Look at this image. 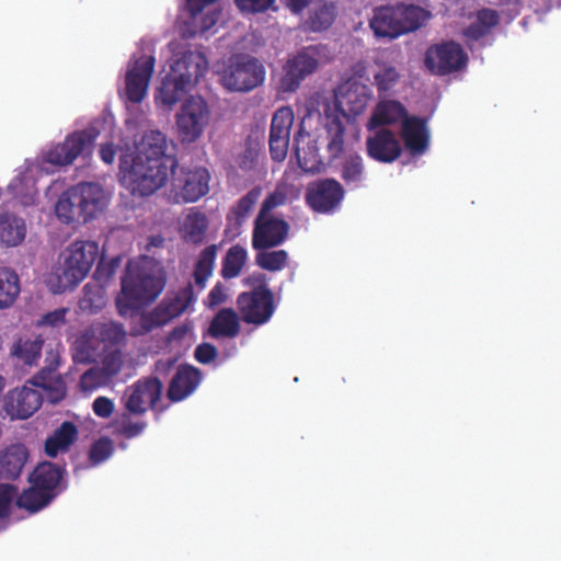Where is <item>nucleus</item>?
Here are the masks:
<instances>
[{
  "instance_id": "c03bdc74",
  "label": "nucleus",
  "mask_w": 561,
  "mask_h": 561,
  "mask_svg": "<svg viewBox=\"0 0 561 561\" xmlns=\"http://www.w3.org/2000/svg\"><path fill=\"white\" fill-rule=\"evenodd\" d=\"M43 343L41 337L19 340L12 348V354L24 365L35 366L41 357Z\"/></svg>"
},
{
  "instance_id": "f257e3e1",
  "label": "nucleus",
  "mask_w": 561,
  "mask_h": 561,
  "mask_svg": "<svg viewBox=\"0 0 561 561\" xmlns=\"http://www.w3.org/2000/svg\"><path fill=\"white\" fill-rule=\"evenodd\" d=\"M106 124V121H94L87 128L67 135L64 141L43 149L35 160H25L8 185V194L23 207L35 205L38 195L36 179L71 165L79 157L91 156L94 141Z\"/></svg>"
},
{
  "instance_id": "0e129e2a",
  "label": "nucleus",
  "mask_w": 561,
  "mask_h": 561,
  "mask_svg": "<svg viewBox=\"0 0 561 561\" xmlns=\"http://www.w3.org/2000/svg\"><path fill=\"white\" fill-rule=\"evenodd\" d=\"M115 410L113 400L107 397L100 396L92 403L93 413L101 419H108Z\"/></svg>"
},
{
  "instance_id": "1a4fd4ad",
  "label": "nucleus",
  "mask_w": 561,
  "mask_h": 561,
  "mask_svg": "<svg viewBox=\"0 0 561 561\" xmlns=\"http://www.w3.org/2000/svg\"><path fill=\"white\" fill-rule=\"evenodd\" d=\"M247 283L254 285V287L238 296V310L243 322L262 325L272 318L275 311L273 291L268 288L263 274L247 278Z\"/></svg>"
},
{
  "instance_id": "7ed1b4c3",
  "label": "nucleus",
  "mask_w": 561,
  "mask_h": 561,
  "mask_svg": "<svg viewBox=\"0 0 561 561\" xmlns=\"http://www.w3.org/2000/svg\"><path fill=\"white\" fill-rule=\"evenodd\" d=\"M206 58L194 51H184L171 64V71L162 79L156 99L165 106L178 103L207 71Z\"/></svg>"
},
{
  "instance_id": "5701e85b",
  "label": "nucleus",
  "mask_w": 561,
  "mask_h": 561,
  "mask_svg": "<svg viewBox=\"0 0 561 561\" xmlns=\"http://www.w3.org/2000/svg\"><path fill=\"white\" fill-rule=\"evenodd\" d=\"M178 160L175 157H159L142 160V196H148L161 188L175 173Z\"/></svg>"
},
{
  "instance_id": "7c9ffc66",
  "label": "nucleus",
  "mask_w": 561,
  "mask_h": 561,
  "mask_svg": "<svg viewBox=\"0 0 561 561\" xmlns=\"http://www.w3.org/2000/svg\"><path fill=\"white\" fill-rule=\"evenodd\" d=\"M408 117L407 108L399 101H380L376 105L374 113L367 123V127L371 130L373 128H382L387 125H393L399 122L402 124L403 119Z\"/></svg>"
},
{
  "instance_id": "bf43d9fd",
  "label": "nucleus",
  "mask_w": 561,
  "mask_h": 561,
  "mask_svg": "<svg viewBox=\"0 0 561 561\" xmlns=\"http://www.w3.org/2000/svg\"><path fill=\"white\" fill-rule=\"evenodd\" d=\"M113 453V444L108 438H101L93 444L90 450V461L99 465L108 459Z\"/></svg>"
},
{
  "instance_id": "4468645a",
  "label": "nucleus",
  "mask_w": 561,
  "mask_h": 561,
  "mask_svg": "<svg viewBox=\"0 0 561 561\" xmlns=\"http://www.w3.org/2000/svg\"><path fill=\"white\" fill-rule=\"evenodd\" d=\"M218 0H185V7L180 22V31L185 38L196 35H205L219 20L220 11L210 10L205 12L207 5Z\"/></svg>"
},
{
  "instance_id": "13d9d810",
  "label": "nucleus",
  "mask_w": 561,
  "mask_h": 561,
  "mask_svg": "<svg viewBox=\"0 0 561 561\" xmlns=\"http://www.w3.org/2000/svg\"><path fill=\"white\" fill-rule=\"evenodd\" d=\"M287 202V194L284 190L276 188L274 192L270 193L261 204L260 210L257 215H267L273 216L272 211L285 205Z\"/></svg>"
},
{
  "instance_id": "6ab92c4d",
  "label": "nucleus",
  "mask_w": 561,
  "mask_h": 561,
  "mask_svg": "<svg viewBox=\"0 0 561 561\" xmlns=\"http://www.w3.org/2000/svg\"><path fill=\"white\" fill-rule=\"evenodd\" d=\"M59 365V347H50L46 351L45 366L33 377V382L42 387L46 399L51 403H58L66 396L64 378L57 373Z\"/></svg>"
},
{
  "instance_id": "8fccbe9b",
  "label": "nucleus",
  "mask_w": 561,
  "mask_h": 561,
  "mask_svg": "<svg viewBox=\"0 0 561 561\" xmlns=\"http://www.w3.org/2000/svg\"><path fill=\"white\" fill-rule=\"evenodd\" d=\"M111 427L114 434L126 438L136 437L140 433V414L134 416V413L124 410L116 415Z\"/></svg>"
},
{
  "instance_id": "58836bf2",
  "label": "nucleus",
  "mask_w": 561,
  "mask_h": 561,
  "mask_svg": "<svg viewBox=\"0 0 561 561\" xmlns=\"http://www.w3.org/2000/svg\"><path fill=\"white\" fill-rule=\"evenodd\" d=\"M262 194V188L260 186H255L251 188L245 195L237 201V203L230 207L227 214V221L229 226L234 228H240L245 220L248 219L251 210L257 203L260 196Z\"/></svg>"
},
{
  "instance_id": "338daca9",
  "label": "nucleus",
  "mask_w": 561,
  "mask_h": 561,
  "mask_svg": "<svg viewBox=\"0 0 561 561\" xmlns=\"http://www.w3.org/2000/svg\"><path fill=\"white\" fill-rule=\"evenodd\" d=\"M68 309L59 308L54 311L46 313L39 321L41 325H47L51 328H59L66 322V314Z\"/></svg>"
},
{
  "instance_id": "a211bd4d",
  "label": "nucleus",
  "mask_w": 561,
  "mask_h": 561,
  "mask_svg": "<svg viewBox=\"0 0 561 561\" xmlns=\"http://www.w3.org/2000/svg\"><path fill=\"white\" fill-rule=\"evenodd\" d=\"M121 317L131 319L140 314V263L129 261L115 299Z\"/></svg>"
},
{
  "instance_id": "69168bd1",
  "label": "nucleus",
  "mask_w": 561,
  "mask_h": 561,
  "mask_svg": "<svg viewBox=\"0 0 561 561\" xmlns=\"http://www.w3.org/2000/svg\"><path fill=\"white\" fill-rule=\"evenodd\" d=\"M218 356V350L210 343H202L194 351L195 359L201 364H209Z\"/></svg>"
},
{
  "instance_id": "393cba45",
  "label": "nucleus",
  "mask_w": 561,
  "mask_h": 561,
  "mask_svg": "<svg viewBox=\"0 0 561 561\" xmlns=\"http://www.w3.org/2000/svg\"><path fill=\"white\" fill-rule=\"evenodd\" d=\"M167 284V272L160 261L142 254V306L154 301Z\"/></svg>"
},
{
  "instance_id": "864d4df0",
  "label": "nucleus",
  "mask_w": 561,
  "mask_h": 561,
  "mask_svg": "<svg viewBox=\"0 0 561 561\" xmlns=\"http://www.w3.org/2000/svg\"><path fill=\"white\" fill-rule=\"evenodd\" d=\"M400 79V75L396 67L383 65L374 75V83L377 87L380 95L386 94L392 90Z\"/></svg>"
},
{
  "instance_id": "c756f323",
  "label": "nucleus",
  "mask_w": 561,
  "mask_h": 561,
  "mask_svg": "<svg viewBox=\"0 0 561 561\" xmlns=\"http://www.w3.org/2000/svg\"><path fill=\"white\" fill-rule=\"evenodd\" d=\"M99 334L93 332L91 325L76 337L72 344V357L77 363H90L105 354Z\"/></svg>"
},
{
  "instance_id": "4d7b16f0",
  "label": "nucleus",
  "mask_w": 561,
  "mask_h": 561,
  "mask_svg": "<svg viewBox=\"0 0 561 561\" xmlns=\"http://www.w3.org/2000/svg\"><path fill=\"white\" fill-rule=\"evenodd\" d=\"M334 21V13L333 11L324 5L319 9H317L311 15H310V27L314 32H320L323 30H327L331 26V24Z\"/></svg>"
},
{
  "instance_id": "2f4dec72",
  "label": "nucleus",
  "mask_w": 561,
  "mask_h": 561,
  "mask_svg": "<svg viewBox=\"0 0 561 561\" xmlns=\"http://www.w3.org/2000/svg\"><path fill=\"white\" fill-rule=\"evenodd\" d=\"M339 174L346 186L360 187L365 180V164L362 156L356 151H347L340 157Z\"/></svg>"
},
{
  "instance_id": "09e8293b",
  "label": "nucleus",
  "mask_w": 561,
  "mask_h": 561,
  "mask_svg": "<svg viewBox=\"0 0 561 561\" xmlns=\"http://www.w3.org/2000/svg\"><path fill=\"white\" fill-rule=\"evenodd\" d=\"M247 257V250L242 245H232L222 260L221 276L225 279L237 277L244 266Z\"/></svg>"
},
{
  "instance_id": "9b49d317",
  "label": "nucleus",
  "mask_w": 561,
  "mask_h": 561,
  "mask_svg": "<svg viewBox=\"0 0 561 561\" xmlns=\"http://www.w3.org/2000/svg\"><path fill=\"white\" fill-rule=\"evenodd\" d=\"M210 173L204 167L181 168L171 181L168 201L188 204L199 201L209 192Z\"/></svg>"
},
{
  "instance_id": "cd10ccee",
  "label": "nucleus",
  "mask_w": 561,
  "mask_h": 561,
  "mask_svg": "<svg viewBox=\"0 0 561 561\" xmlns=\"http://www.w3.org/2000/svg\"><path fill=\"white\" fill-rule=\"evenodd\" d=\"M344 116L345 114L340 113L337 108H335L331 114H327L324 128L327 133V151L329 154L330 163H333L345 153V126L343 123Z\"/></svg>"
},
{
  "instance_id": "c9c22d12",
  "label": "nucleus",
  "mask_w": 561,
  "mask_h": 561,
  "mask_svg": "<svg viewBox=\"0 0 561 561\" xmlns=\"http://www.w3.org/2000/svg\"><path fill=\"white\" fill-rule=\"evenodd\" d=\"M27 453L23 445L15 444L0 454V477L15 479L26 461Z\"/></svg>"
},
{
  "instance_id": "f03ea898",
  "label": "nucleus",
  "mask_w": 561,
  "mask_h": 561,
  "mask_svg": "<svg viewBox=\"0 0 561 561\" xmlns=\"http://www.w3.org/2000/svg\"><path fill=\"white\" fill-rule=\"evenodd\" d=\"M122 98L127 117L119 144V182L131 195H140V161L137 136L140 106V59L134 55L127 66Z\"/></svg>"
},
{
  "instance_id": "f8f14e48",
  "label": "nucleus",
  "mask_w": 561,
  "mask_h": 561,
  "mask_svg": "<svg viewBox=\"0 0 561 561\" xmlns=\"http://www.w3.org/2000/svg\"><path fill=\"white\" fill-rule=\"evenodd\" d=\"M195 300L193 285L188 283L179 289L174 297H165L151 312H142V333L168 324L184 313Z\"/></svg>"
},
{
  "instance_id": "603ef678",
  "label": "nucleus",
  "mask_w": 561,
  "mask_h": 561,
  "mask_svg": "<svg viewBox=\"0 0 561 561\" xmlns=\"http://www.w3.org/2000/svg\"><path fill=\"white\" fill-rule=\"evenodd\" d=\"M111 379L103 368L95 366L87 370L80 378V389L84 392H92L108 385Z\"/></svg>"
},
{
  "instance_id": "4c0bfd02",
  "label": "nucleus",
  "mask_w": 561,
  "mask_h": 561,
  "mask_svg": "<svg viewBox=\"0 0 561 561\" xmlns=\"http://www.w3.org/2000/svg\"><path fill=\"white\" fill-rule=\"evenodd\" d=\"M75 185L64 192L55 204V214L59 221L72 225L83 221L81 206L73 197L76 194Z\"/></svg>"
},
{
  "instance_id": "2eb2a0df",
  "label": "nucleus",
  "mask_w": 561,
  "mask_h": 561,
  "mask_svg": "<svg viewBox=\"0 0 561 561\" xmlns=\"http://www.w3.org/2000/svg\"><path fill=\"white\" fill-rule=\"evenodd\" d=\"M45 392L33 382V377L22 387L10 390L3 409L11 419L25 420L32 416L42 405Z\"/></svg>"
},
{
  "instance_id": "f704fd0d",
  "label": "nucleus",
  "mask_w": 561,
  "mask_h": 561,
  "mask_svg": "<svg viewBox=\"0 0 561 561\" xmlns=\"http://www.w3.org/2000/svg\"><path fill=\"white\" fill-rule=\"evenodd\" d=\"M371 95L369 87L353 82L342 93L340 104L345 107L344 111H347L353 116H357L366 110Z\"/></svg>"
},
{
  "instance_id": "ddd939ff",
  "label": "nucleus",
  "mask_w": 561,
  "mask_h": 561,
  "mask_svg": "<svg viewBox=\"0 0 561 561\" xmlns=\"http://www.w3.org/2000/svg\"><path fill=\"white\" fill-rule=\"evenodd\" d=\"M209 121V108L202 98L191 96L176 114V129L181 142L192 144L203 134Z\"/></svg>"
},
{
  "instance_id": "9d476101",
  "label": "nucleus",
  "mask_w": 561,
  "mask_h": 561,
  "mask_svg": "<svg viewBox=\"0 0 561 561\" xmlns=\"http://www.w3.org/2000/svg\"><path fill=\"white\" fill-rule=\"evenodd\" d=\"M264 80V65L250 55L231 57L220 76L222 87L230 92H250L262 85Z\"/></svg>"
},
{
  "instance_id": "4be33fe9",
  "label": "nucleus",
  "mask_w": 561,
  "mask_h": 561,
  "mask_svg": "<svg viewBox=\"0 0 561 561\" xmlns=\"http://www.w3.org/2000/svg\"><path fill=\"white\" fill-rule=\"evenodd\" d=\"M375 130L366 138L367 156L380 163H392L402 154V147L397 135L386 128Z\"/></svg>"
},
{
  "instance_id": "37998d69",
  "label": "nucleus",
  "mask_w": 561,
  "mask_h": 561,
  "mask_svg": "<svg viewBox=\"0 0 561 561\" xmlns=\"http://www.w3.org/2000/svg\"><path fill=\"white\" fill-rule=\"evenodd\" d=\"M217 255V247L215 244L206 247L198 256L194 267V280L197 287L203 290L206 286L207 279L210 277L215 260Z\"/></svg>"
},
{
  "instance_id": "0eeeda50",
  "label": "nucleus",
  "mask_w": 561,
  "mask_h": 561,
  "mask_svg": "<svg viewBox=\"0 0 561 561\" xmlns=\"http://www.w3.org/2000/svg\"><path fill=\"white\" fill-rule=\"evenodd\" d=\"M331 59L332 54L327 45L317 44L301 48L284 65L279 89L286 93L297 91L308 76Z\"/></svg>"
},
{
  "instance_id": "e433bc0d",
  "label": "nucleus",
  "mask_w": 561,
  "mask_h": 561,
  "mask_svg": "<svg viewBox=\"0 0 561 561\" xmlns=\"http://www.w3.org/2000/svg\"><path fill=\"white\" fill-rule=\"evenodd\" d=\"M207 229L208 219L206 215L199 210L192 209L186 215L182 225V239L186 243L201 244L205 240Z\"/></svg>"
},
{
  "instance_id": "a878e982",
  "label": "nucleus",
  "mask_w": 561,
  "mask_h": 561,
  "mask_svg": "<svg viewBox=\"0 0 561 561\" xmlns=\"http://www.w3.org/2000/svg\"><path fill=\"white\" fill-rule=\"evenodd\" d=\"M202 381V373L191 365H181L172 377L167 396L171 402H179L191 396Z\"/></svg>"
},
{
  "instance_id": "a18cd8bd",
  "label": "nucleus",
  "mask_w": 561,
  "mask_h": 561,
  "mask_svg": "<svg viewBox=\"0 0 561 561\" xmlns=\"http://www.w3.org/2000/svg\"><path fill=\"white\" fill-rule=\"evenodd\" d=\"M93 332L99 334L103 348L107 352L118 345L126 336L123 327L115 322H96L91 324Z\"/></svg>"
},
{
  "instance_id": "39448f33",
  "label": "nucleus",
  "mask_w": 561,
  "mask_h": 561,
  "mask_svg": "<svg viewBox=\"0 0 561 561\" xmlns=\"http://www.w3.org/2000/svg\"><path fill=\"white\" fill-rule=\"evenodd\" d=\"M31 488L18 499L16 505L30 513L38 512L64 489L62 470L51 462H42L30 477Z\"/></svg>"
},
{
  "instance_id": "79ce46f5",
  "label": "nucleus",
  "mask_w": 561,
  "mask_h": 561,
  "mask_svg": "<svg viewBox=\"0 0 561 561\" xmlns=\"http://www.w3.org/2000/svg\"><path fill=\"white\" fill-rule=\"evenodd\" d=\"M399 14V20L402 25V34L413 32L421 27L431 14L423 8L414 4H398L396 5Z\"/></svg>"
},
{
  "instance_id": "473e14b6",
  "label": "nucleus",
  "mask_w": 561,
  "mask_h": 561,
  "mask_svg": "<svg viewBox=\"0 0 561 561\" xmlns=\"http://www.w3.org/2000/svg\"><path fill=\"white\" fill-rule=\"evenodd\" d=\"M78 438V428L71 422H62L45 442V453L49 457L68 451Z\"/></svg>"
},
{
  "instance_id": "de8ad7c7",
  "label": "nucleus",
  "mask_w": 561,
  "mask_h": 561,
  "mask_svg": "<svg viewBox=\"0 0 561 561\" xmlns=\"http://www.w3.org/2000/svg\"><path fill=\"white\" fill-rule=\"evenodd\" d=\"M107 302V295L104 286L99 283H88L83 287V296L80 299V308L91 313L101 310Z\"/></svg>"
},
{
  "instance_id": "680f3d73",
  "label": "nucleus",
  "mask_w": 561,
  "mask_h": 561,
  "mask_svg": "<svg viewBox=\"0 0 561 561\" xmlns=\"http://www.w3.org/2000/svg\"><path fill=\"white\" fill-rule=\"evenodd\" d=\"M106 355L102 360V367L108 378L112 379L121 369L122 366V355L121 353L113 348L105 352Z\"/></svg>"
},
{
  "instance_id": "20e7f679",
  "label": "nucleus",
  "mask_w": 561,
  "mask_h": 561,
  "mask_svg": "<svg viewBox=\"0 0 561 561\" xmlns=\"http://www.w3.org/2000/svg\"><path fill=\"white\" fill-rule=\"evenodd\" d=\"M99 255V245L94 241L77 240L66 248L56 271L57 285L54 293L73 288L89 274Z\"/></svg>"
},
{
  "instance_id": "aec40b11",
  "label": "nucleus",
  "mask_w": 561,
  "mask_h": 561,
  "mask_svg": "<svg viewBox=\"0 0 561 561\" xmlns=\"http://www.w3.org/2000/svg\"><path fill=\"white\" fill-rule=\"evenodd\" d=\"M467 56L457 43L449 42L430 47L425 56L426 67L435 75L444 76L460 70Z\"/></svg>"
},
{
  "instance_id": "412c9836",
  "label": "nucleus",
  "mask_w": 561,
  "mask_h": 561,
  "mask_svg": "<svg viewBox=\"0 0 561 561\" xmlns=\"http://www.w3.org/2000/svg\"><path fill=\"white\" fill-rule=\"evenodd\" d=\"M294 119V112L289 106L279 107L274 113L268 137L270 154L273 161L282 162L285 160Z\"/></svg>"
},
{
  "instance_id": "49530a36",
  "label": "nucleus",
  "mask_w": 561,
  "mask_h": 561,
  "mask_svg": "<svg viewBox=\"0 0 561 561\" xmlns=\"http://www.w3.org/2000/svg\"><path fill=\"white\" fill-rule=\"evenodd\" d=\"M168 139L160 130H149L142 135V156L145 159L159 157H175L167 153Z\"/></svg>"
},
{
  "instance_id": "6e6552de",
  "label": "nucleus",
  "mask_w": 561,
  "mask_h": 561,
  "mask_svg": "<svg viewBox=\"0 0 561 561\" xmlns=\"http://www.w3.org/2000/svg\"><path fill=\"white\" fill-rule=\"evenodd\" d=\"M331 59L332 54L327 45L317 44L301 48L284 65L279 89L286 93L297 91L308 76Z\"/></svg>"
},
{
  "instance_id": "052dcab7",
  "label": "nucleus",
  "mask_w": 561,
  "mask_h": 561,
  "mask_svg": "<svg viewBox=\"0 0 561 561\" xmlns=\"http://www.w3.org/2000/svg\"><path fill=\"white\" fill-rule=\"evenodd\" d=\"M18 491L11 484H0V519L9 516Z\"/></svg>"
},
{
  "instance_id": "f3484780",
  "label": "nucleus",
  "mask_w": 561,
  "mask_h": 561,
  "mask_svg": "<svg viewBox=\"0 0 561 561\" xmlns=\"http://www.w3.org/2000/svg\"><path fill=\"white\" fill-rule=\"evenodd\" d=\"M289 224L279 217L256 215L251 244L254 250H268L283 244L289 236Z\"/></svg>"
},
{
  "instance_id": "3c124183",
  "label": "nucleus",
  "mask_w": 561,
  "mask_h": 561,
  "mask_svg": "<svg viewBox=\"0 0 561 561\" xmlns=\"http://www.w3.org/2000/svg\"><path fill=\"white\" fill-rule=\"evenodd\" d=\"M255 263L265 271H282L288 261V253L285 250H255Z\"/></svg>"
},
{
  "instance_id": "b1692460",
  "label": "nucleus",
  "mask_w": 561,
  "mask_h": 561,
  "mask_svg": "<svg viewBox=\"0 0 561 561\" xmlns=\"http://www.w3.org/2000/svg\"><path fill=\"white\" fill-rule=\"evenodd\" d=\"M73 197L81 206L83 213V222L98 218L106 209L110 195L98 183L82 182L77 185Z\"/></svg>"
},
{
  "instance_id": "ea45409f",
  "label": "nucleus",
  "mask_w": 561,
  "mask_h": 561,
  "mask_svg": "<svg viewBox=\"0 0 561 561\" xmlns=\"http://www.w3.org/2000/svg\"><path fill=\"white\" fill-rule=\"evenodd\" d=\"M26 234L25 222L13 215H0V242L8 247L20 244Z\"/></svg>"
},
{
  "instance_id": "a19ab883",
  "label": "nucleus",
  "mask_w": 561,
  "mask_h": 561,
  "mask_svg": "<svg viewBox=\"0 0 561 561\" xmlns=\"http://www.w3.org/2000/svg\"><path fill=\"white\" fill-rule=\"evenodd\" d=\"M21 291L18 274L9 267H0V310L11 308Z\"/></svg>"
},
{
  "instance_id": "e2e57ef3",
  "label": "nucleus",
  "mask_w": 561,
  "mask_h": 561,
  "mask_svg": "<svg viewBox=\"0 0 561 561\" xmlns=\"http://www.w3.org/2000/svg\"><path fill=\"white\" fill-rule=\"evenodd\" d=\"M234 2L242 12L260 13L271 9L275 0H234Z\"/></svg>"
},
{
  "instance_id": "72a5a7b5",
  "label": "nucleus",
  "mask_w": 561,
  "mask_h": 561,
  "mask_svg": "<svg viewBox=\"0 0 561 561\" xmlns=\"http://www.w3.org/2000/svg\"><path fill=\"white\" fill-rule=\"evenodd\" d=\"M240 332V322L237 312L231 308L219 310L213 318L208 333L214 339L236 337Z\"/></svg>"
},
{
  "instance_id": "c85d7f7f",
  "label": "nucleus",
  "mask_w": 561,
  "mask_h": 561,
  "mask_svg": "<svg viewBox=\"0 0 561 561\" xmlns=\"http://www.w3.org/2000/svg\"><path fill=\"white\" fill-rule=\"evenodd\" d=\"M397 13V7L375 9L369 25L376 37L393 39L402 35V25Z\"/></svg>"
},
{
  "instance_id": "dca6fc26",
  "label": "nucleus",
  "mask_w": 561,
  "mask_h": 561,
  "mask_svg": "<svg viewBox=\"0 0 561 561\" xmlns=\"http://www.w3.org/2000/svg\"><path fill=\"white\" fill-rule=\"evenodd\" d=\"M345 195L342 184L332 178L320 179L308 184L305 199L317 213L331 214L341 205Z\"/></svg>"
},
{
  "instance_id": "6e6d98bb",
  "label": "nucleus",
  "mask_w": 561,
  "mask_h": 561,
  "mask_svg": "<svg viewBox=\"0 0 561 561\" xmlns=\"http://www.w3.org/2000/svg\"><path fill=\"white\" fill-rule=\"evenodd\" d=\"M122 403L124 405L125 411L134 413V416L140 414V381L134 382L130 387H128L123 397Z\"/></svg>"
},
{
  "instance_id": "774afa93",
  "label": "nucleus",
  "mask_w": 561,
  "mask_h": 561,
  "mask_svg": "<svg viewBox=\"0 0 561 561\" xmlns=\"http://www.w3.org/2000/svg\"><path fill=\"white\" fill-rule=\"evenodd\" d=\"M310 135L309 133H307L302 126H300V128L295 133L294 135V150H295V153H296V157L298 159V163H299V167L305 171V172H314L317 171V169L313 167V165H308L307 161H302L300 159V142L305 139V138H309Z\"/></svg>"
},
{
  "instance_id": "bb28decb",
  "label": "nucleus",
  "mask_w": 561,
  "mask_h": 561,
  "mask_svg": "<svg viewBox=\"0 0 561 561\" xmlns=\"http://www.w3.org/2000/svg\"><path fill=\"white\" fill-rule=\"evenodd\" d=\"M426 119L419 116H410L403 119L401 137L408 151L415 156L424 153L430 144V133Z\"/></svg>"
},
{
  "instance_id": "5fc2aeb1",
  "label": "nucleus",
  "mask_w": 561,
  "mask_h": 561,
  "mask_svg": "<svg viewBox=\"0 0 561 561\" xmlns=\"http://www.w3.org/2000/svg\"><path fill=\"white\" fill-rule=\"evenodd\" d=\"M163 385L159 378H148L142 382V396H147L150 408L154 411H162L164 407L161 404Z\"/></svg>"
},
{
  "instance_id": "423d86ee",
  "label": "nucleus",
  "mask_w": 561,
  "mask_h": 561,
  "mask_svg": "<svg viewBox=\"0 0 561 561\" xmlns=\"http://www.w3.org/2000/svg\"><path fill=\"white\" fill-rule=\"evenodd\" d=\"M331 59L332 54L327 45L317 44L301 48L284 65L279 89L286 93L297 91L308 76Z\"/></svg>"
}]
</instances>
